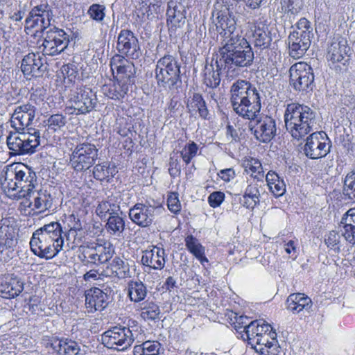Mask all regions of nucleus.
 <instances>
[{"label":"nucleus","instance_id":"f257e3e1","mask_svg":"<svg viewBox=\"0 0 355 355\" xmlns=\"http://www.w3.org/2000/svg\"><path fill=\"white\" fill-rule=\"evenodd\" d=\"M212 19L220 44V60L229 67L250 66L254 58V52L247 40L236 32L237 19L234 8L217 2Z\"/></svg>","mask_w":355,"mask_h":355},{"label":"nucleus","instance_id":"f03ea898","mask_svg":"<svg viewBox=\"0 0 355 355\" xmlns=\"http://www.w3.org/2000/svg\"><path fill=\"white\" fill-rule=\"evenodd\" d=\"M230 102L233 110L243 119L250 120L249 128L260 142L268 143L276 135L275 120L268 115L257 119L261 107V93L250 82L239 80L230 89Z\"/></svg>","mask_w":355,"mask_h":355},{"label":"nucleus","instance_id":"7ed1b4c3","mask_svg":"<svg viewBox=\"0 0 355 355\" xmlns=\"http://www.w3.org/2000/svg\"><path fill=\"white\" fill-rule=\"evenodd\" d=\"M315 121V113L309 107L298 103L287 105L285 125L294 139L299 140L312 131Z\"/></svg>","mask_w":355,"mask_h":355},{"label":"nucleus","instance_id":"20e7f679","mask_svg":"<svg viewBox=\"0 0 355 355\" xmlns=\"http://www.w3.org/2000/svg\"><path fill=\"white\" fill-rule=\"evenodd\" d=\"M129 327L116 326L104 333L103 343L107 348L123 351L131 346L135 340L141 339V327L135 321Z\"/></svg>","mask_w":355,"mask_h":355},{"label":"nucleus","instance_id":"39448f33","mask_svg":"<svg viewBox=\"0 0 355 355\" xmlns=\"http://www.w3.org/2000/svg\"><path fill=\"white\" fill-rule=\"evenodd\" d=\"M313 37V28L306 18H301L288 36V53L294 59L301 58L309 49Z\"/></svg>","mask_w":355,"mask_h":355},{"label":"nucleus","instance_id":"423d86ee","mask_svg":"<svg viewBox=\"0 0 355 355\" xmlns=\"http://www.w3.org/2000/svg\"><path fill=\"white\" fill-rule=\"evenodd\" d=\"M7 146L13 155H31L36 152L40 144V132H30L10 133L6 139Z\"/></svg>","mask_w":355,"mask_h":355},{"label":"nucleus","instance_id":"0eeeda50","mask_svg":"<svg viewBox=\"0 0 355 355\" xmlns=\"http://www.w3.org/2000/svg\"><path fill=\"white\" fill-rule=\"evenodd\" d=\"M180 65L175 58L171 55H164L160 58L155 68V78L157 84L167 89H173L180 78Z\"/></svg>","mask_w":355,"mask_h":355},{"label":"nucleus","instance_id":"6e6552de","mask_svg":"<svg viewBox=\"0 0 355 355\" xmlns=\"http://www.w3.org/2000/svg\"><path fill=\"white\" fill-rule=\"evenodd\" d=\"M98 158V149L89 142L76 145L70 156V164L77 172L85 171L95 164Z\"/></svg>","mask_w":355,"mask_h":355},{"label":"nucleus","instance_id":"1a4fd4ad","mask_svg":"<svg viewBox=\"0 0 355 355\" xmlns=\"http://www.w3.org/2000/svg\"><path fill=\"white\" fill-rule=\"evenodd\" d=\"M69 37L64 30L55 26L44 33V41L40 49L43 55L54 56L61 53L68 46Z\"/></svg>","mask_w":355,"mask_h":355},{"label":"nucleus","instance_id":"9d476101","mask_svg":"<svg viewBox=\"0 0 355 355\" xmlns=\"http://www.w3.org/2000/svg\"><path fill=\"white\" fill-rule=\"evenodd\" d=\"M290 83L296 91L309 92L313 89L314 75L312 67L306 62H300L289 69Z\"/></svg>","mask_w":355,"mask_h":355},{"label":"nucleus","instance_id":"9b49d317","mask_svg":"<svg viewBox=\"0 0 355 355\" xmlns=\"http://www.w3.org/2000/svg\"><path fill=\"white\" fill-rule=\"evenodd\" d=\"M96 93L87 87L77 88L69 95L70 108L73 109L71 114H85L94 110L96 105Z\"/></svg>","mask_w":355,"mask_h":355},{"label":"nucleus","instance_id":"f8f14e48","mask_svg":"<svg viewBox=\"0 0 355 355\" xmlns=\"http://www.w3.org/2000/svg\"><path fill=\"white\" fill-rule=\"evenodd\" d=\"M53 14L51 6L41 3L34 6L25 20V30L37 28L36 32H44L51 26Z\"/></svg>","mask_w":355,"mask_h":355},{"label":"nucleus","instance_id":"ddd939ff","mask_svg":"<svg viewBox=\"0 0 355 355\" xmlns=\"http://www.w3.org/2000/svg\"><path fill=\"white\" fill-rule=\"evenodd\" d=\"M30 246L33 254L41 259L49 260L55 257L63 249L60 244H54L51 240L44 236L37 230L33 232L30 241Z\"/></svg>","mask_w":355,"mask_h":355},{"label":"nucleus","instance_id":"4468645a","mask_svg":"<svg viewBox=\"0 0 355 355\" xmlns=\"http://www.w3.org/2000/svg\"><path fill=\"white\" fill-rule=\"evenodd\" d=\"M329 141L325 132H315L306 139L303 148L304 155L312 159L325 157L329 152Z\"/></svg>","mask_w":355,"mask_h":355},{"label":"nucleus","instance_id":"2eb2a0df","mask_svg":"<svg viewBox=\"0 0 355 355\" xmlns=\"http://www.w3.org/2000/svg\"><path fill=\"white\" fill-rule=\"evenodd\" d=\"M162 208L151 205L148 202L137 203L129 210L131 220L141 227H148L153 223L155 216L159 214Z\"/></svg>","mask_w":355,"mask_h":355},{"label":"nucleus","instance_id":"dca6fc26","mask_svg":"<svg viewBox=\"0 0 355 355\" xmlns=\"http://www.w3.org/2000/svg\"><path fill=\"white\" fill-rule=\"evenodd\" d=\"M349 52L350 48L348 46L347 40L343 37H335L328 47L327 58L333 64L340 63L343 67L339 65L340 70L346 71Z\"/></svg>","mask_w":355,"mask_h":355},{"label":"nucleus","instance_id":"f3484780","mask_svg":"<svg viewBox=\"0 0 355 355\" xmlns=\"http://www.w3.org/2000/svg\"><path fill=\"white\" fill-rule=\"evenodd\" d=\"M21 70L28 79L42 76L47 67L44 58L39 53H29L21 62Z\"/></svg>","mask_w":355,"mask_h":355},{"label":"nucleus","instance_id":"a211bd4d","mask_svg":"<svg viewBox=\"0 0 355 355\" xmlns=\"http://www.w3.org/2000/svg\"><path fill=\"white\" fill-rule=\"evenodd\" d=\"M110 65L112 73L114 75L115 71L116 72L117 80L126 83L128 85L133 83L135 69L132 62H128L120 55H115L111 59Z\"/></svg>","mask_w":355,"mask_h":355},{"label":"nucleus","instance_id":"6ab92c4d","mask_svg":"<svg viewBox=\"0 0 355 355\" xmlns=\"http://www.w3.org/2000/svg\"><path fill=\"white\" fill-rule=\"evenodd\" d=\"M36 107L26 103L15 107L11 115V126L17 130H24L33 123L35 117Z\"/></svg>","mask_w":355,"mask_h":355},{"label":"nucleus","instance_id":"aec40b11","mask_svg":"<svg viewBox=\"0 0 355 355\" xmlns=\"http://www.w3.org/2000/svg\"><path fill=\"white\" fill-rule=\"evenodd\" d=\"M117 49L119 52L131 59H137L141 55L137 38L129 30H122L118 36Z\"/></svg>","mask_w":355,"mask_h":355},{"label":"nucleus","instance_id":"412c9836","mask_svg":"<svg viewBox=\"0 0 355 355\" xmlns=\"http://www.w3.org/2000/svg\"><path fill=\"white\" fill-rule=\"evenodd\" d=\"M17 163L6 166L4 174L1 179V189L10 198L18 200L19 178Z\"/></svg>","mask_w":355,"mask_h":355},{"label":"nucleus","instance_id":"4be33fe9","mask_svg":"<svg viewBox=\"0 0 355 355\" xmlns=\"http://www.w3.org/2000/svg\"><path fill=\"white\" fill-rule=\"evenodd\" d=\"M17 168L21 170L18 171L19 178V189L18 191V200L30 196L33 193L37 177L34 171L30 168L21 163H17Z\"/></svg>","mask_w":355,"mask_h":355},{"label":"nucleus","instance_id":"5701e85b","mask_svg":"<svg viewBox=\"0 0 355 355\" xmlns=\"http://www.w3.org/2000/svg\"><path fill=\"white\" fill-rule=\"evenodd\" d=\"M255 351L261 355H277L279 345L277 340L275 331H270L268 334L249 341Z\"/></svg>","mask_w":355,"mask_h":355},{"label":"nucleus","instance_id":"b1692460","mask_svg":"<svg viewBox=\"0 0 355 355\" xmlns=\"http://www.w3.org/2000/svg\"><path fill=\"white\" fill-rule=\"evenodd\" d=\"M106 292L98 288H92L85 293V306L88 312H94L103 310L108 304L109 296L107 291L110 289H105Z\"/></svg>","mask_w":355,"mask_h":355},{"label":"nucleus","instance_id":"393cba45","mask_svg":"<svg viewBox=\"0 0 355 355\" xmlns=\"http://www.w3.org/2000/svg\"><path fill=\"white\" fill-rule=\"evenodd\" d=\"M167 24L172 27L181 28L186 22V9L181 0H170L166 12Z\"/></svg>","mask_w":355,"mask_h":355},{"label":"nucleus","instance_id":"a878e982","mask_svg":"<svg viewBox=\"0 0 355 355\" xmlns=\"http://www.w3.org/2000/svg\"><path fill=\"white\" fill-rule=\"evenodd\" d=\"M166 254L163 248L154 246L143 252L141 262L150 269L162 270L166 263Z\"/></svg>","mask_w":355,"mask_h":355},{"label":"nucleus","instance_id":"bb28decb","mask_svg":"<svg viewBox=\"0 0 355 355\" xmlns=\"http://www.w3.org/2000/svg\"><path fill=\"white\" fill-rule=\"evenodd\" d=\"M338 229L347 243L355 245V208L349 209L343 215Z\"/></svg>","mask_w":355,"mask_h":355},{"label":"nucleus","instance_id":"cd10ccee","mask_svg":"<svg viewBox=\"0 0 355 355\" xmlns=\"http://www.w3.org/2000/svg\"><path fill=\"white\" fill-rule=\"evenodd\" d=\"M24 283L20 277L8 276L0 284V297L6 299L18 296L24 290Z\"/></svg>","mask_w":355,"mask_h":355},{"label":"nucleus","instance_id":"c85d7f7f","mask_svg":"<svg viewBox=\"0 0 355 355\" xmlns=\"http://www.w3.org/2000/svg\"><path fill=\"white\" fill-rule=\"evenodd\" d=\"M313 303L310 297L304 293L291 294L286 300V308L293 313H299L302 311L309 312Z\"/></svg>","mask_w":355,"mask_h":355},{"label":"nucleus","instance_id":"c756f323","mask_svg":"<svg viewBox=\"0 0 355 355\" xmlns=\"http://www.w3.org/2000/svg\"><path fill=\"white\" fill-rule=\"evenodd\" d=\"M252 37L254 46L261 50L268 49L271 44V33L265 24H259L254 26Z\"/></svg>","mask_w":355,"mask_h":355},{"label":"nucleus","instance_id":"7c9ffc66","mask_svg":"<svg viewBox=\"0 0 355 355\" xmlns=\"http://www.w3.org/2000/svg\"><path fill=\"white\" fill-rule=\"evenodd\" d=\"M119 198L115 196H108L105 200L100 202L96 207V213L101 218H105L109 214L110 216L115 215L121 211L118 200Z\"/></svg>","mask_w":355,"mask_h":355},{"label":"nucleus","instance_id":"2f4dec72","mask_svg":"<svg viewBox=\"0 0 355 355\" xmlns=\"http://www.w3.org/2000/svg\"><path fill=\"white\" fill-rule=\"evenodd\" d=\"M44 236L51 240L54 244H60V247L63 249L64 237L62 236V229L60 223L58 222H51L46 224L37 230Z\"/></svg>","mask_w":355,"mask_h":355},{"label":"nucleus","instance_id":"473e14b6","mask_svg":"<svg viewBox=\"0 0 355 355\" xmlns=\"http://www.w3.org/2000/svg\"><path fill=\"white\" fill-rule=\"evenodd\" d=\"M103 90L104 94L109 98L122 101L129 91V85L126 83L117 80L112 84L105 85Z\"/></svg>","mask_w":355,"mask_h":355},{"label":"nucleus","instance_id":"72a5a7b5","mask_svg":"<svg viewBox=\"0 0 355 355\" xmlns=\"http://www.w3.org/2000/svg\"><path fill=\"white\" fill-rule=\"evenodd\" d=\"M274 331L272 327L264 320L251 321L245 326V336L248 341L268 334L269 331Z\"/></svg>","mask_w":355,"mask_h":355},{"label":"nucleus","instance_id":"f704fd0d","mask_svg":"<svg viewBox=\"0 0 355 355\" xmlns=\"http://www.w3.org/2000/svg\"><path fill=\"white\" fill-rule=\"evenodd\" d=\"M94 178L99 181L110 182L116 174L117 170L114 164L109 162H103L96 164L92 170Z\"/></svg>","mask_w":355,"mask_h":355},{"label":"nucleus","instance_id":"c9c22d12","mask_svg":"<svg viewBox=\"0 0 355 355\" xmlns=\"http://www.w3.org/2000/svg\"><path fill=\"white\" fill-rule=\"evenodd\" d=\"M69 230L67 234H64L66 240L71 242L72 245L70 247L74 249L80 243L81 238L78 237V233L82 231V224L80 219L75 214H72L69 216Z\"/></svg>","mask_w":355,"mask_h":355},{"label":"nucleus","instance_id":"e433bc0d","mask_svg":"<svg viewBox=\"0 0 355 355\" xmlns=\"http://www.w3.org/2000/svg\"><path fill=\"white\" fill-rule=\"evenodd\" d=\"M51 347L60 355H77L80 351L77 343L72 340L64 341L53 339L51 340Z\"/></svg>","mask_w":355,"mask_h":355},{"label":"nucleus","instance_id":"4c0bfd02","mask_svg":"<svg viewBox=\"0 0 355 355\" xmlns=\"http://www.w3.org/2000/svg\"><path fill=\"white\" fill-rule=\"evenodd\" d=\"M78 259L83 266L93 267L102 264L100 263L98 256L96 254L93 245H80Z\"/></svg>","mask_w":355,"mask_h":355},{"label":"nucleus","instance_id":"58836bf2","mask_svg":"<svg viewBox=\"0 0 355 355\" xmlns=\"http://www.w3.org/2000/svg\"><path fill=\"white\" fill-rule=\"evenodd\" d=\"M187 108L190 113L193 114L198 113L202 119H208L209 111L205 100L200 94H193L191 99L188 101Z\"/></svg>","mask_w":355,"mask_h":355},{"label":"nucleus","instance_id":"ea45409f","mask_svg":"<svg viewBox=\"0 0 355 355\" xmlns=\"http://www.w3.org/2000/svg\"><path fill=\"white\" fill-rule=\"evenodd\" d=\"M185 245L188 250L203 264L207 262L205 257V248L200 244L198 240L192 235L187 236L185 239Z\"/></svg>","mask_w":355,"mask_h":355},{"label":"nucleus","instance_id":"a19ab883","mask_svg":"<svg viewBox=\"0 0 355 355\" xmlns=\"http://www.w3.org/2000/svg\"><path fill=\"white\" fill-rule=\"evenodd\" d=\"M125 219L119 213L109 216L105 225L107 233L114 236H120L125 230Z\"/></svg>","mask_w":355,"mask_h":355},{"label":"nucleus","instance_id":"79ce46f5","mask_svg":"<svg viewBox=\"0 0 355 355\" xmlns=\"http://www.w3.org/2000/svg\"><path fill=\"white\" fill-rule=\"evenodd\" d=\"M17 241L15 238V232L12 227L9 226L0 227V249L13 248Z\"/></svg>","mask_w":355,"mask_h":355},{"label":"nucleus","instance_id":"37998d69","mask_svg":"<svg viewBox=\"0 0 355 355\" xmlns=\"http://www.w3.org/2000/svg\"><path fill=\"white\" fill-rule=\"evenodd\" d=\"M147 289L141 282L132 281L128 284V296L131 301L139 302L146 297Z\"/></svg>","mask_w":355,"mask_h":355},{"label":"nucleus","instance_id":"c03bdc74","mask_svg":"<svg viewBox=\"0 0 355 355\" xmlns=\"http://www.w3.org/2000/svg\"><path fill=\"white\" fill-rule=\"evenodd\" d=\"M92 245L96 250V254L98 256L100 263L102 264L108 262L114 254V248L110 242Z\"/></svg>","mask_w":355,"mask_h":355},{"label":"nucleus","instance_id":"a18cd8bd","mask_svg":"<svg viewBox=\"0 0 355 355\" xmlns=\"http://www.w3.org/2000/svg\"><path fill=\"white\" fill-rule=\"evenodd\" d=\"M204 83L210 88L217 87L220 83V74L215 71L212 64H205L203 73Z\"/></svg>","mask_w":355,"mask_h":355},{"label":"nucleus","instance_id":"49530a36","mask_svg":"<svg viewBox=\"0 0 355 355\" xmlns=\"http://www.w3.org/2000/svg\"><path fill=\"white\" fill-rule=\"evenodd\" d=\"M112 275L119 278H125L129 275V268L124 261L119 257H116L110 263Z\"/></svg>","mask_w":355,"mask_h":355},{"label":"nucleus","instance_id":"de8ad7c7","mask_svg":"<svg viewBox=\"0 0 355 355\" xmlns=\"http://www.w3.org/2000/svg\"><path fill=\"white\" fill-rule=\"evenodd\" d=\"M48 130L53 132L61 130L67 124V116L62 114H51L46 121H44Z\"/></svg>","mask_w":355,"mask_h":355},{"label":"nucleus","instance_id":"09e8293b","mask_svg":"<svg viewBox=\"0 0 355 355\" xmlns=\"http://www.w3.org/2000/svg\"><path fill=\"white\" fill-rule=\"evenodd\" d=\"M343 193L346 198L355 200V171H352L345 176Z\"/></svg>","mask_w":355,"mask_h":355},{"label":"nucleus","instance_id":"8fccbe9b","mask_svg":"<svg viewBox=\"0 0 355 355\" xmlns=\"http://www.w3.org/2000/svg\"><path fill=\"white\" fill-rule=\"evenodd\" d=\"M52 198L46 191L37 192V196L34 199V207L40 212H42L51 207Z\"/></svg>","mask_w":355,"mask_h":355},{"label":"nucleus","instance_id":"3c124183","mask_svg":"<svg viewBox=\"0 0 355 355\" xmlns=\"http://www.w3.org/2000/svg\"><path fill=\"white\" fill-rule=\"evenodd\" d=\"M160 314L159 307L153 302H150L141 308V317L145 320H154L159 318Z\"/></svg>","mask_w":355,"mask_h":355},{"label":"nucleus","instance_id":"603ef678","mask_svg":"<svg viewBox=\"0 0 355 355\" xmlns=\"http://www.w3.org/2000/svg\"><path fill=\"white\" fill-rule=\"evenodd\" d=\"M245 171L251 173V176L259 179L263 178L264 172L261 162L254 158H251L245 163Z\"/></svg>","mask_w":355,"mask_h":355},{"label":"nucleus","instance_id":"864d4df0","mask_svg":"<svg viewBox=\"0 0 355 355\" xmlns=\"http://www.w3.org/2000/svg\"><path fill=\"white\" fill-rule=\"evenodd\" d=\"M198 150V145L194 142L190 141L180 151V155L182 160L188 165L191 159L196 156Z\"/></svg>","mask_w":355,"mask_h":355},{"label":"nucleus","instance_id":"5fc2aeb1","mask_svg":"<svg viewBox=\"0 0 355 355\" xmlns=\"http://www.w3.org/2000/svg\"><path fill=\"white\" fill-rule=\"evenodd\" d=\"M105 8L103 5H100L98 3H94L89 6L87 10V14L89 16L91 19L96 21V22H101L105 18Z\"/></svg>","mask_w":355,"mask_h":355},{"label":"nucleus","instance_id":"6e6d98bb","mask_svg":"<svg viewBox=\"0 0 355 355\" xmlns=\"http://www.w3.org/2000/svg\"><path fill=\"white\" fill-rule=\"evenodd\" d=\"M243 196H244L245 198L252 200L255 203H259L260 191L258 184H250L248 185Z\"/></svg>","mask_w":355,"mask_h":355},{"label":"nucleus","instance_id":"4d7b16f0","mask_svg":"<svg viewBox=\"0 0 355 355\" xmlns=\"http://www.w3.org/2000/svg\"><path fill=\"white\" fill-rule=\"evenodd\" d=\"M167 205L169 210L174 213H178L181 209V204L178 199V194L177 193H171L168 195L167 198Z\"/></svg>","mask_w":355,"mask_h":355},{"label":"nucleus","instance_id":"13d9d810","mask_svg":"<svg viewBox=\"0 0 355 355\" xmlns=\"http://www.w3.org/2000/svg\"><path fill=\"white\" fill-rule=\"evenodd\" d=\"M144 344L146 355H159L161 344L159 342L147 340Z\"/></svg>","mask_w":355,"mask_h":355},{"label":"nucleus","instance_id":"bf43d9fd","mask_svg":"<svg viewBox=\"0 0 355 355\" xmlns=\"http://www.w3.org/2000/svg\"><path fill=\"white\" fill-rule=\"evenodd\" d=\"M340 239V236L338 232L336 231H331L325 238V243L329 248L339 250Z\"/></svg>","mask_w":355,"mask_h":355},{"label":"nucleus","instance_id":"052dcab7","mask_svg":"<svg viewBox=\"0 0 355 355\" xmlns=\"http://www.w3.org/2000/svg\"><path fill=\"white\" fill-rule=\"evenodd\" d=\"M224 193L221 191H214L209 195L208 198V202L211 207L216 208L221 205L224 200Z\"/></svg>","mask_w":355,"mask_h":355},{"label":"nucleus","instance_id":"680f3d73","mask_svg":"<svg viewBox=\"0 0 355 355\" xmlns=\"http://www.w3.org/2000/svg\"><path fill=\"white\" fill-rule=\"evenodd\" d=\"M270 191L275 197L283 196L286 192V184L283 180L277 181L273 185H270Z\"/></svg>","mask_w":355,"mask_h":355},{"label":"nucleus","instance_id":"e2e57ef3","mask_svg":"<svg viewBox=\"0 0 355 355\" xmlns=\"http://www.w3.org/2000/svg\"><path fill=\"white\" fill-rule=\"evenodd\" d=\"M233 324L234 325V328L236 331L243 328L244 333L245 334V326H248L249 324L248 318L246 316L243 315H238L236 313L234 314Z\"/></svg>","mask_w":355,"mask_h":355},{"label":"nucleus","instance_id":"0e129e2a","mask_svg":"<svg viewBox=\"0 0 355 355\" xmlns=\"http://www.w3.org/2000/svg\"><path fill=\"white\" fill-rule=\"evenodd\" d=\"M168 171L173 177L178 176L180 174L181 166L178 159H174L172 157L170 158Z\"/></svg>","mask_w":355,"mask_h":355},{"label":"nucleus","instance_id":"69168bd1","mask_svg":"<svg viewBox=\"0 0 355 355\" xmlns=\"http://www.w3.org/2000/svg\"><path fill=\"white\" fill-rule=\"evenodd\" d=\"M218 175L225 182H230L235 177V171L232 168L220 170Z\"/></svg>","mask_w":355,"mask_h":355},{"label":"nucleus","instance_id":"338daca9","mask_svg":"<svg viewBox=\"0 0 355 355\" xmlns=\"http://www.w3.org/2000/svg\"><path fill=\"white\" fill-rule=\"evenodd\" d=\"M61 71L63 75L67 76L69 78H75L77 73L75 66L71 64L63 65Z\"/></svg>","mask_w":355,"mask_h":355},{"label":"nucleus","instance_id":"774afa93","mask_svg":"<svg viewBox=\"0 0 355 355\" xmlns=\"http://www.w3.org/2000/svg\"><path fill=\"white\" fill-rule=\"evenodd\" d=\"M266 180L268 186L270 187V185H273L275 183L277 182V181H280L282 179H281L276 173L269 171L266 175Z\"/></svg>","mask_w":355,"mask_h":355}]
</instances>
